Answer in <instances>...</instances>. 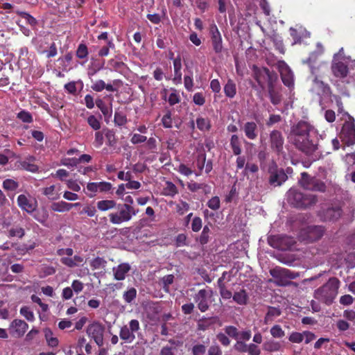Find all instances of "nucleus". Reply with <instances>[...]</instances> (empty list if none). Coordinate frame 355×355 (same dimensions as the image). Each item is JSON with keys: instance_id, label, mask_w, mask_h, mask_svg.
Here are the masks:
<instances>
[{"instance_id": "6", "label": "nucleus", "mask_w": 355, "mask_h": 355, "mask_svg": "<svg viewBox=\"0 0 355 355\" xmlns=\"http://www.w3.org/2000/svg\"><path fill=\"white\" fill-rule=\"evenodd\" d=\"M140 330L139 322L132 319L128 325H123L119 331V337L125 343H132L136 338L135 334Z\"/></svg>"}, {"instance_id": "4", "label": "nucleus", "mask_w": 355, "mask_h": 355, "mask_svg": "<svg viewBox=\"0 0 355 355\" xmlns=\"http://www.w3.org/2000/svg\"><path fill=\"white\" fill-rule=\"evenodd\" d=\"M254 78L258 83L261 88H264L265 85L268 84V88L274 85L277 80L276 73L271 72L266 67L259 68L254 67Z\"/></svg>"}, {"instance_id": "12", "label": "nucleus", "mask_w": 355, "mask_h": 355, "mask_svg": "<svg viewBox=\"0 0 355 355\" xmlns=\"http://www.w3.org/2000/svg\"><path fill=\"white\" fill-rule=\"evenodd\" d=\"M270 275L274 279V282L279 286L288 285V270L277 267L270 270Z\"/></svg>"}, {"instance_id": "42", "label": "nucleus", "mask_w": 355, "mask_h": 355, "mask_svg": "<svg viewBox=\"0 0 355 355\" xmlns=\"http://www.w3.org/2000/svg\"><path fill=\"white\" fill-rule=\"evenodd\" d=\"M88 125L95 131L101 129V123L98 119L94 115H89L87 119Z\"/></svg>"}, {"instance_id": "55", "label": "nucleus", "mask_w": 355, "mask_h": 355, "mask_svg": "<svg viewBox=\"0 0 355 355\" xmlns=\"http://www.w3.org/2000/svg\"><path fill=\"white\" fill-rule=\"evenodd\" d=\"M211 234L210 229L208 225L203 227L202 232L200 236V244H207L209 241V235Z\"/></svg>"}, {"instance_id": "58", "label": "nucleus", "mask_w": 355, "mask_h": 355, "mask_svg": "<svg viewBox=\"0 0 355 355\" xmlns=\"http://www.w3.org/2000/svg\"><path fill=\"white\" fill-rule=\"evenodd\" d=\"M187 187H188V189L191 191L196 192L200 189L206 188L207 187V185L205 184H203V183H198V182L192 181V182L188 183Z\"/></svg>"}, {"instance_id": "59", "label": "nucleus", "mask_w": 355, "mask_h": 355, "mask_svg": "<svg viewBox=\"0 0 355 355\" xmlns=\"http://www.w3.org/2000/svg\"><path fill=\"white\" fill-rule=\"evenodd\" d=\"M202 227V219L196 216L193 218L192 222H191V229L193 232H198L200 230V229Z\"/></svg>"}, {"instance_id": "52", "label": "nucleus", "mask_w": 355, "mask_h": 355, "mask_svg": "<svg viewBox=\"0 0 355 355\" xmlns=\"http://www.w3.org/2000/svg\"><path fill=\"white\" fill-rule=\"evenodd\" d=\"M184 85L186 89L189 92L192 91L193 87V72L191 71H189L188 75H185L184 77Z\"/></svg>"}, {"instance_id": "13", "label": "nucleus", "mask_w": 355, "mask_h": 355, "mask_svg": "<svg viewBox=\"0 0 355 355\" xmlns=\"http://www.w3.org/2000/svg\"><path fill=\"white\" fill-rule=\"evenodd\" d=\"M35 158L33 156H28L25 159L17 160L15 166L17 170H24L31 173H37L39 171L37 165L34 162Z\"/></svg>"}, {"instance_id": "8", "label": "nucleus", "mask_w": 355, "mask_h": 355, "mask_svg": "<svg viewBox=\"0 0 355 355\" xmlns=\"http://www.w3.org/2000/svg\"><path fill=\"white\" fill-rule=\"evenodd\" d=\"M105 326L98 321H94L88 325L86 332L89 337L94 340L98 347H102L104 344Z\"/></svg>"}, {"instance_id": "20", "label": "nucleus", "mask_w": 355, "mask_h": 355, "mask_svg": "<svg viewBox=\"0 0 355 355\" xmlns=\"http://www.w3.org/2000/svg\"><path fill=\"white\" fill-rule=\"evenodd\" d=\"M245 137L250 139L254 140L258 136V126L254 121H248L244 123L243 127Z\"/></svg>"}, {"instance_id": "15", "label": "nucleus", "mask_w": 355, "mask_h": 355, "mask_svg": "<svg viewBox=\"0 0 355 355\" xmlns=\"http://www.w3.org/2000/svg\"><path fill=\"white\" fill-rule=\"evenodd\" d=\"M225 334L236 340L241 338V340H250L251 338L252 332L250 330L239 331L238 329L234 326H226L224 329Z\"/></svg>"}, {"instance_id": "18", "label": "nucleus", "mask_w": 355, "mask_h": 355, "mask_svg": "<svg viewBox=\"0 0 355 355\" xmlns=\"http://www.w3.org/2000/svg\"><path fill=\"white\" fill-rule=\"evenodd\" d=\"M271 148L277 153L283 150L284 139L282 133L278 130H272L270 134Z\"/></svg>"}, {"instance_id": "56", "label": "nucleus", "mask_w": 355, "mask_h": 355, "mask_svg": "<svg viewBox=\"0 0 355 355\" xmlns=\"http://www.w3.org/2000/svg\"><path fill=\"white\" fill-rule=\"evenodd\" d=\"M162 123L165 128H172L173 121L171 111L168 110L166 113L163 116L162 119Z\"/></svg>"}, {"instance_id": "43", "label": "nucleus", "mask_w": 355, "mask_h": 355, "mask_svg": "<svg viewBox=\"0 0 355 355\" xmlns=\"http://www.w3.org/2000/svg\"><path fill=\"white\" fill-rule=\"evenodd\" d=\"M89 55L88 49L86 44L81 43L78 46L76 51V55L79 59H85Z\"/></svg>"}, {"instance_id": "22", "label": "nucleus", "mask_w": 355, "mask_h": 355, "mask_svg": "<svg viewBox=\"0 0 355 355\" xmlns=\"http://www.w3.org/2000/svg\"><path fill=\"white\" fill-rule=\"evenodd\" d=\"M130 266L128 263H123L113 268L114 279L119 281L125 279L127 273L130 270Z\"/></svg>"}, {"instance_id": "7", "label": "nucleus", "mask_w": 355, "mask_h": 355, "mask_svg": "<svg viewBox=\"0 0 355 355\" xmlns=\"http://www.w3.org/2000/svg\"><path fill=\"white\" fill-rule=\"evenodd\" d=\"M300 183L307 190L320 192H324L326 190V184L324 182L316 177H311L305 172L301 173Z\"/></svg>"}, {"instance_id": "16", "label": "nucleus", "mask_w": 355, "mask_h": 355, "mask_svg": "<svg viewBox=\"0 0 355 355\" xmlns=\"http://www.w3.org/2000/svg\"><path fill=\"white\" fill-rule=\"evenodd\" d=\"M28 327V325L25 321L15 319L11 322L9 330L12 336L19 338L24 336Z\"/></svg>"}, {"instance_id": "10", "label": "nucleus", "mask_w": 355, "mask_h": 355, "mask_svg": "<svg viewBox=\"0 0 355 355\" xmlns=\"http://www.w3.org/2000/svg\"><path fill=\"white\" fill-rule=\"evenodd\" d=\"M213 295L211 288L201 289L194 296L193 300L201 312L207 311L209 308V298Z\"/></svg>"}, {"instance_id": "63", "label": "nucleus", "mask_w": 355, "mask_h": 355, "mask_svg": "<svg viewBox=\"0 0 355 355\" xmlns=\"http://www.w3.org/2000/svg\"><path fill=\"white\" fill-rule=\"evenodd\" d=\"M271 335L275 338H282L284 336V332L279 325H275L270 329Z\"/></svg>"}, {"instance_id": "36", "label": "nucleus", "mask_w": 355, "mask_h": 355, "mask_svg": "<svg viewBox=\"0 0 355 355\" xmlns=\"http://www.w3.org/2000/svg\"><path fill=\"white\" fill-rule=\"evenodd\" d=\"M44 336L49 346L55 347L58 345V339L53 337V332L50 329L46 328L44 329Z\"/></svg>"}, {"instance_id": "45", "label": "nucleus", "mask_w": 355, "mask_h": 355, "mask_svg": "<svg viewBox=\"0 0 355 355\" xmlns=\"http://www.w3.org/2000/svg\"><path fill=\"white\" fill-rule=\"evenodd\" d=\"M248 340H241V338L236 340L234 345V349L239 353H246L248 345H247L245 342Z\"/></svg>"}, {"instance_id": "64", "label": "nucleus", "mask_w": 355, "mask_h": 355, "mask_svg": "<svg viewBox=\"0 0 355 355\" xmlns=\"http://www.w3.org/2000/svg\"><path fill=\"white\" fill-rule=\"evenodd\" d=\"M247 352L250 355H260L261 354V349L259 347L258 345L254 343H250L248 346V351Z\"/></svg>"}, {"instance_id": "47", "label": "nucleus", "mask_w": 355, "mask_h": 355, "mask_svg": "<svg viewBox=\"0 0 355 355\" xmlns=\"http://www.w3.org/2000/svg\"><path fill=\"white\" fill-rule=\"evenodd\" d=\"M280 348V344L274 340H268L263 344V349L268 352H276Z\"/></svg>"}, {"instance_id": "53", "label": "nucleus", "mask_w": 355, "mask_h": 355, "mask_svg": "<svg viewBox=\"0 0 355 355\" xmlns=\"http://www.w3.org/2000/svg\"><path fill=\"white\" fill-rule=\"evenodd\" d=\"M209 208L212 210H218L220 207V198L218 196H214L209 199L207 203Z\"/></svg>"}, {"instance_id": "19", "label": "nucleus", "mask_w": 355, "mask_h": 355, "mask_svg": "<svg viewBox=\"0 0 355 355\" xmlns=\"http://www.w3.org/2000/svg\"><path fill=\"white\" fill-rule=\"evenodd\" d=\"M17 205L27 213H32L36 209V203H33L25 195L21 194L17 197Z\"/></svg>"}, {"instance_id": "25", "label": "nucleus", "mask_w": 355, "mask_h": 355, "mask_svg": "<svg viewBox=\"0 0 355 355\" xmlns=\"http://www.w3.org/2000/svg\"><path fill=\"white\" fill-rule=\"evenodd\" d=\"M331 69L334 74L337 77L344 78L347 76L348 73L347 66L343 62L333 63Z\"/></svg>"}, {"instance_id": "40", "label": "nucleus", "mask_w": 355, "mask_h": 355, "mask_svg": "<svg viewBox=\"0 0 355 355\" xmlns=\"http://www.w3.org/2000/svg\"><path fill=\"white\" fill-rule=\"evenodd\" d=\"M206 153L205 152L200 153L196 159V166L199 169V173H196V175H199L201 174L203 168H205V164L206 162Z\"/></svg>"}, {"instance_id": "23", "label": "nucleus", "mask_w": 355, "mask_h": 355, "mask_svg": "<svg viewBox=\"0 0 355 355\" xmlns=\"http://www.w3.org/2000/svg\"><path fill=\"white\" fill-rule=\"evenodd\" d=\"M287 175L283 170H277L275 172H272L270 176L269 182L274 186H279L283 182H286Z\"/></svg>"}, {"instance_id": "24", "label": "nucleus", "mask_w": 355, "mask_h": 355, "mask_svg": "<svg viewBox=\"0 0 355 355\" xmlns=\"http://www.w3.org/2000/svg\"><path fill=\"white\" fill-rule=\"evenodd\" d=\"M174 77L173 81L175 84L182 83V60L180 55L173 59Z\"/></svg>"}, {"instance_id": "34", "label": "nucleus", "mask_w": 355, "mask_h": 355, "mask_svg": "<svg viewBox=\"0 0 355 355\" xmlns=\"http://www.w3.org/2000/svg\"><path fill=\"white\" fill-rule=\"evenodd\" d=\"M24 229L19 226L12 227L8 231V236L10 238L21 239L24 236Z\"/></svg>"}, {"instance_id": "37", "label": "nucleus", "mask_w": 355, "mask_h": 355, "mask_svg": "<svg viewBox=\"0 0 355 355\" xmlns=\"http://www.w3.org/2000/svg\"><path fill=\"white\" fill-rule=\"evenodd\" d=\"M96 104L98 108L100 109V110L105 117H111L112 113V107H107L104 103V101L101 98H98L96 100Z\"/></svg>"}, {"instance_id": "28", "label": "nucleus", "mask_w": 355, "mask_h": 355, "mask_svg": "<svg viewBox=\"0 0 355 355\" xmlns=\"http://www.w3.org/2000/svg\"><path fill=\"white\" fill-rule=\"evenodd\" d=\"M223 90L227 97L233 98L236 94V85L234 81L232 79H228L224 86Z\"/></svg>"}, {"instance_id": "50", "label": "nucleus", "mask_w": 355, "mask_h": 355, "mask_svg": "<svg viewBox=\"0 0 355 355\" xmlns=\"http://www.w3.org/2000/svg\"><path fill=\"white\" fill-rule=\"evenodd\" d=\"M111 69L116 71H121L125 67V64L121 61H117L114 59H111L108 62Z\"/></svg>"}, {"instance_id": "41", "label": "nucleus", "mask_w": 355, "mask_h": 355, "mask_svg": "<svg viewBox=\"0 0 355 355\" xmlns=\"http://www.w3.org/2000/svg\"><path fill=\"white\" fill-rule=\"evenodd\" d=\"M178 192V189L173 182L169 181L166 182V187L164 189V194L165 196H174Z\"/></svg>"}, {"instance_id": "29", "label": "nucleus", "mask_w": 355, "mask_h": 355, "mask_svg": "<svg viewBox=\"0 0 355 355\" xmlns=\"http://www.w3.org/2000/svg\"><path fill=\"white\" fill-rule=\"evenodd\" d=\"M116 202L114 200H102L96 203L97 209L101 211H106L116 207Z\"/></svg>"}, {"instance_id": "51", "label": "nucleus", "mask_w": 355, "mask_h": 355, "mask_svg": "<svg viewBox=\"0 0 355 355\" xmlns=\"http://www.w3.org/2000/svg\"><path fill=\"white\" fill-rule=\"evenodd\" d=\"M18 15L22 18L24 19L26 22L30 24L32 27H35L37 21L35 17L31 16L30 14L26 12H18Z\"/></svg>"}, {"instance_id": "48", "label": "nucleus", "mask_w": 355, "mask_h": 355, "mask_svg": "<svg viewBox=\"0 0 355 355\" xmlns=\"http://www.w3.org/2000/svg\"><path fill=\"white\" fill-rule=\"evenodd\" d=\"M17 117L24 123H30L33 121L32 114L26 110L20 111L17 114Z\"/></svg>"}, {"instance_id": "1", "label": "nucleus", "mask_w": 355, "mask_h": 355, "mask_svg": "<svg viewBox=\"0 0 355 355\" xmlns=\"http://www.w3.org/2000/svg\"><path fill=\"white\" fill-rule=\"evenodd\" d=\"M313 127L304 121H299L292 128V142L297 148L309 156H311L313 161L316 160L317 157H313L317 150V145L309 139V134L313 131Z\"/></svg>"}, {"instance_id": "46", "label": "nucleus", "mask_w": 355, "mask_h": 355, "mask_svg": "<svg viewBox=\"0 0 355 355\" xmlns=\"http://www.w3.org/2000/svg\"><path fill=\"white\" fill-rule=\"evenodd\" d=\"M114 121L115 125L118 126L124 125L127 123V118L125 114L121 112L116 111L114 113Z\"/></svg>"}, {"instance_id": "11", "label": "nucleus", "mask_w": 355, "mask_h": 355, "mask_svg": "<svg viewBox=\"0 0 355 355\" xmlns=\"http://www.w3.org/2000/svg\"><path fill=\"white\" fill-rule=\"evenodd\" d=\"M324 233L322 226H309L301 232L300 236L303 240L309 242H315L321 239Z\"/></svg>"}, {"instance_id": "9", "label": "nucleus", "mask_w": 355, "mask_h": 355, "mask_svg": "<svg viewBox=\"0 0 355 355\" xmlns=\"http://www.w3.org/2000/svg\"><path fill=\"white\" fill-rule=\"evenodd\" d=\"M340 138L346 145L351 146L355 144V124L354 119L346 121L341 129Z\"/></svg>"}, {"instance_id": "57", "label": "nucleus", "mask_w": 355, "mask_h": 355, "mask_svg": "<svg viewBox=\"0 0 355 355\" xmlns=\"http://www.w3.org/2000/svg\"><path fill=\"white\" fill-rule=\"evenodd\" d=\"M104 132L96 131L94 145L96 148L101 147L104 141Z\"/></svg>"}, {"instance_id": "30", "label": "nucleus", "mask_w": 355, "mask_h": 355, "mask_svg": "<svg viewBox=\"0 0 355 355\" xmlns=\"http://www.w3.org/2000/svg\"><path fill=\"white\" fill-rule=\"evenodd\" d=\"M249 300V296L245 290L241 289L239 291L235 292L233 295V300L239 305L247 304Z\"/></svg>"}, {"instance_id": "5", "label": "nucleus", "mask_w": 355, "mask_h": 355, "mask_svg": "<svg viewBox=\"0 0 355 355\" xmlns=\"http://www.w3.org/2000/svg\"><path fill=\"white\" fill-rule=\"evenodd\" d=\"M290 196H292L291 204L297 208H307L317 202V198L312 194H304L290 189Z\"/></svg>"}, {"instance_id": "21", "label": "nucleus", "mask_w": 355, "mask_h": 355, "mask_svg": "<svg viewBox=\"0 0 355 355\" xmlns=\"http://www.w3.org/2000/svg\"><path fill=\"white\" fill-rule=\"evenodd\" d=\"M290 35L293 37L294 41L292 44L300 43L304 38L309 37L310 33L306 30L300 26L298 28H290Z\"/></svg>"}, {"instance_id": "33", "label": "nucleus", "mask_w": 355, "mask_h": 355, "mask_svg": "<svg viewBox=\"0 0 355 355\" xmlns=\"http://www.w3.org/2000/svg\"><path fill=\"white\" fill-rule=\"evenodd\" d=\"M42 193L51 200H55L60 198V194L55 191V185L43 188Z\"/></svg>"}, {"instance_id": "54", "label": "nucleus", "mask_w": 355, "mask_h": 355, "mask_svg": "<svg viewBox=\"0 0 355 355\" xmlns=\"http://www.w3.org/2000/svg\"><path fill=\"white\" fill-rule=\"evenodd\" d=\"M20 313L28 321H33L35 316L32 311L28 306H22L20 309Z\"/></svg>"}, {"instance_id": "3", "label": "nucleus", "mask_w": 355, "mask_h": 355, "mask_svg": "<svg viewBox=\"0 0 355 355\" xmlns=\"http://www.w3.org/2000/svg\"><path fill=\"white\" fill-rule=\"evenodd\" d=\"M116 208L118 212H113L109 214L110 221L112 224H121L123 222L129 221L132 216H135L137 211L130 205L117 204Z\"/></svg>"}, {"instance_id": "2", "label": "nucleus", "mask_w": 355, "mask_h": 355, "mask_svg": "<svg viewBox=\"0 0 355 355\" xmlns=\"http://www.w3.org/2000/svg\"><path fill=\"white\" fill-rule=\"evenodd\" d=\"M339 286V279L336 277H331L325 284L315 291L314 297L327 305H330L338 294Z\"/></svg>"}, {"instance_id": "17", "label": "nucleus", "mask_w": 355, "mask_h": 355, "mask_svg": "<svg viewBox=\"0 0 355 355\" xmlns=\"http://www.w3.org/2000/svg\"><path fill=\"white\" fill-rule=\"evenodd\" d=\"M342 214V210L338 206H333L322 210L320 213V218L324 221L336 220Z\"/></svg>"}, {"instance_id": "44", "label": "nucleus", "mask_w": 355, "mask_h": 355, "mask_svg": "<svg viewBox=\"0 0 355 355\" xmlns=\"http://www.w3.org/2000/svg\"><path fill=\"white\" fill-rule=\"evenodd\" d=\"M175 277L173 275H167L164 276L160 282L162 284V287L164 291H169V286L171 285L174 282Z\"/></svg>"}, {"instance_id": "31", "label": "nucleus", "mask_w": 355, "mask_h": 355, "mask_svg": "<svg viewBox=\"0 0 355 355\" xmlns=\"http://www.w3.org/2000/svg\"><path fill=\"white\" fill-rule=\"evenodd\" d=\"M196 125L198 130L202 132H208L211 130V121L207 117L198 116L196 119Z\"/></svg>"}, {"instance_id": "27", "label": "nucleus", "mask_w": 355, "mask_h": 355, "mask_svg": "<svg viewBox=\"0 0 355 355\" xmlns=\"http://www.w3.org/2000/svg\"><path fill=\"white\" fill-rule=\"evenodd\" d=\"M230 146L234 155H240L242 153L241 141L237 135H232Z\"/></svg>"}, {"instance_id": "39", "label": "nucleus", "mask_w": 355, "mask_h": 355, "mask_svg": "<svg viewBox=\"0 0 355 355\" xmlns=\"http://www.w3.org/2000/svg\"><path fill=\"white\" fill-rule=\"evenodd\" d=\"M105 137L107 139V144L109 146H113L116 144L117 139L116 138L115 132L108 128L103 130Z\"/></svg>"}, {"instance_id": "26", "label": "nucleus", "mask_w": 355, "mask_h": 355, "mask_svg": "<svg viewBox=\"0 0 355 355\" xmlns=\"http://www.w3.org/2000/svg\"><path fill=\"white\" fill-rule=\"evenodd\" d=\"M277 68L280 73L283 83L288 87V66L286 62L279 60L277 63Z\"/></svg>"}, {"instance_id": "35", "label": "nucleus", "mask_w": 355, "mask_h": 355, "mask_svg": "<svg viewBox=\"0 0 355 355\" xmlns=\"http://www.w3.org/2000/svg\"><path fill=\"white\" fill-rule=\"evenodd\" d=\"M137 291L135 288H129L123 294V298L127 304H132L136 299Z\"/></svg>"}, {"instance_id": "60", "label": "nucleus", "mask_w": 355, "mask_h": 355, "mask_svg": "<svg viewBox=\"0 0 355 355\" xmlns=\"http://www.w3.org/2000/svg\"><path fill=\"white\" fill-rule=\"evenodd\" d=\"M189 205L185 201H180L176 206L177 211L180 215H183L185 212L189 211Z\"/></svg>"}, {"instance_id": "38", "label": "nucleus", "mask_w": 355, "mask_h": 355, "mask_svg": "<svg viewBox=\"0 0 355 355\" xmlns=\"http://www.w3.org/2000/svg\"><path fill=\"white\" fill-rule=\"evenodd\" d=\"M19 186V182L12 179H6L2 183V187L8 191H14L18 189Z\"/></svg>"}, {"instance_id": "61", "label": "nucleus", "mask_w": 355, "mask_h": 355, "mask_svg": "<svg viewBox=\"0 0 355 355\" xmlns=\"http://www.w3.org/2000/svg\"><path fill=\"white\" fill-rule=\"evenodd\" d=\"M193 101L196 105H203L205 103V98L202 92H197L193 96Z\"/></svg>"}, {"instance_id": "14", "label": "nucleus", "mask_w": 355, "mask_h": 355, "mask_svg": "<svg viewBox=\"0 0 355 355\" xmlns=\"http://www.w3.org/2000/svg\"><path fill=\"white\" fill-rule=\"evenodd\" d=\"M211 40L213 49L216 53H220L223 51V40L220 31L216 24L210 27Z\"/></svg>"}, {"instance_id": "49", "label": "nucleus", "mask_w": 355, "mask_h": 355, "mask_svg": "<svg viewBox=\"0 0 355 355\" xmlns=\"http://www.w3.org/2000/svg\"><path fill=\"white\" fill-rule=\"evenodd\" d=\"M268 92L270 98L271 103L274 105L278 104L281 99L277 92L275 90L274 85L268 88Z\"/></svg>"}, {"instance_id": "62", "label": "nucleus", "mask_w": 355, "mask_h": 355, "mask_svg": "<svg viewBox=\"0 0 355 355\" xmlns=\"http://www.w3.org/2000/svg\"><path fill=\"white\" fill-rule=\"evenodd\" d=\"M206 352V347L202 344H198L193 347V355H204Z\"/></svg>"}, {"instance_id": "32", "label": "nucleus", "mask_w": 355, "mask_h": 355, "mask_svg": "<svg viewBox=\"0 0 355 355\" xmlns=\"http://www.w3.org/2000/svg\"><path fill=\"white\" fill-rule=\"evenodd\" d=\"M72 208L70 203L65 201H60L58 202H53L51 205V209L53 211L64 212L68 211Z\"/></svg>"}]
</instances>
